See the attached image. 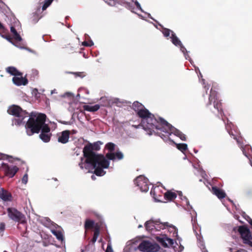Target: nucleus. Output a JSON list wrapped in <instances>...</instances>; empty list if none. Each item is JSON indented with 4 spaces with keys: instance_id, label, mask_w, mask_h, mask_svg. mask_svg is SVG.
Returning a JSON list of instances; mask_svg holds the SVG:
<instances>
[{
    "instance_id": "nucleus-28",
    "label": "nucleus",
    "mask_w": 252,
    "mask_h": 252,
    "mask_svg": "<svg viewBox=\"0 0 252 252\" xmlns=\"http://www.w3.org/2000/svg\"><path fill=\"white\" fill-rule=\"evenodd\" d=\"M172 43L176 46L181 45L182 42L177 37L174 32H172L171 36L170 37Z\"/></svg>"
},
{
    "instance_id": "nucleus-47",
    "label": "nucleus",
    "mask_w": 252,
    "mask_h": 252,
    "mask_svg": "<svg viewBox=\"0 0 252 252\" xmlns=\"http://www.w3.org/2000/svg\"><path fill=\"white\" fill-rule=\"evenodd\" d=\"M135 4L138 9L140 10L141 11H143L140 3L137 1H135Z\"/></svg>"
},
{
    "instance_id": "nucleus-1",
    "label": "nucleus",
    "mask_w": 252,
    "mask_h": 252,
    "mask_svg": "<svg viewBox=\"0 0 252 252\" xmlns=\"http://www.w3.org/2000/svg\"><path fill=\"white\" fill-rule=\"evenodd\" d=\"M100 146L97 142L93 144L91 143L85 146L83 148V156L86 158L85 162L95 167L97 164H99L104 168H108L109 161L106 159L102 155H97L93 151H98Z\"/></svg>"
},
{
    "instance_id": "nucleus-46",
    "label": "nucleus",
    "mask_w": 252,
    "mask_h": 252,
    "mask_svg": "<svg viewBox=\"0 0 252 252\" xmlns=\"http://www.w3.org/2000/svg\"><path fill=\"white\" fill-rule=\"evenodd\" d=\"M178 137L183 141H186V136L185 134L183 133L182 132L178 136Z\"/></svg>"
},
{
    "instance_id": "nucleus-31",
    "label": "nucleus",
    "mask_w": 252,
    "mask_h": 252,
    "mask_svg": "<svg viewBox=\"0 0 252 252\" xmlns=\"http://www.w3.org/2000/svg\"><path fill=\"white\" fill-rule=\"evenodd\" d=\"M51 232L52 234L56 237L58 240L62 241L63 240V234L60 230L52 229L51 230Z\"/></svg>"
},
{
    "instance_id": "nucleus-4",
    "label": "nucleus",
    "mask_w": 252,
    "mask_h": 252,
    "mask_svg": "<svg viewBox=\"0 0 252 252\" xmlns=\"http://www.w3.org/2000/svg\"><path fill=\"white\" fill-rule=\"evenodd\" d=\"M162 122V124L163 125V129L161 132H157L158 135L163 140L167 139L169 135L172 133L178 137L181 131L173 127L166 121H163Z\"/></svg>"
},
{
    "instance_id": "nucleus-52",
    "label": "nucleus",
    "mask_w": 252,
    "mask_h": 252,
    "mask_svg": "<svg viewBox=\"0 0 252 252\" xmlns=\"http://www.w3.org/2000/svg\"><path fill=\"white\" fill-rule=\"evenodd\" d=\"M6 158L7 159H9V158H12V157L11 156H8V155H6Z\"/></svg>"
},
{
    "instance_id": "nucleus-57",
    "label": "nucleus",
    "mask_w": 252,
    "mask_h": 252,
    "mask_svg": "<svg viewBox=\"0 0 252 252\" xmlns=\"http://www.w3.org/2000/svg\"><path fill=\"white\" fill-rule=\"evenodd\" d=\"M142 227V226L141 225H139L138 226V227H139V228H140V227Z\"/></svg>"
},
{
    "instance_id": "nucleus-25",
    "label": "nucleus",
    "mask_w": 252,
    "mask_h": 252,
    "mask_svg": "<svg viewBox=\"0 0 252 252\" xmlns=\"http://www.w3.org/2000/svg\"><path fill=\"white\" fill-rule=\"evenodd\" d=\"M165 199L168 201H172L177 197V194L171 191H167L164 194Z\"/></svg>"
},
{
    "instance_id": "nucleus-40",
    "label": "nucleus",
    "mask_w": 252,
    "mask_h": 252,
    "mask_svg": "<svg viewBox=\"0 0 252 252\" xmlns=\"http://www.w3.org/2000/svg\"><path fill=\"white\" fill-rule=\"evenodd\" d=\"M179 47H180L181 51L184 53L185 55L188 53V51L186 48L183 46L182 43L181 44V45H179Z\"/></svg>"
},
{
    "instance_id": "nucleus-2",
    "label": "nucleus",
    "mask_w": 252,
    "mask_h": 252,
    "mask_svg": "<svg viewBox=\"0 0 252 252\" xmlns=\"http://www.w3.org/2000/svg\"><path fill=\"white\" fill-rule=\"evenodd\" d=\"M28 121L25 127L27 129L28 135L31 136L34 133H38L40 130L43 128L45 124L46 116L44 114L40 113L35 114L32 112L30 115Z\"/></svg>"
},
{
    "instance_id": "nucleus-48",
    "label": "nucleus",
    "mask_w": 252,
    "mask_h": 252,
    "mask_svg": "<svg viewBox=\"0 0 252 252\" xmlns=\"http://www.w3.org/2000/svg\"><path fill=\"white\" fill-rule=\"evenodd\" d=\"M228 133H229V134H230L232 137H233V138L234 139L236 140V141H237V142H238V139L236 138V137L235 136V135H234V134H232V131H228Z\"/></svg>"
},
{
    "instance_id": "nucleus-27",
    "label": "nucleus",
    "mask_w": 252,
    "mask_h": 252,
    "mask_svg": "<svg viewBox=\"0 0 252 252\" xmlns=\"http://www.w3.org/2000/svg\"><path fill=\"white\" fill-rule=\"evenodd\" d=\"M100 108V106L98 104H95L94 106H91L86 105L84 106V109L85 110L89 112H95L97 111Z\"/></svg>"
},
{
    "instance_id": "nucleus-44",
    "label": "nucleus",
    "mask_w": 252,
    "mask_h": 252,
    "mask_svg": "<svg viewBox=\"0 0 252 252\" xmlns=\"http://www.w3.org/2000/svg\"><path fill=\"white\" fill-rule=\"evenodd\" d=\"M5 229V224L4 222L0 223V234L3 232Z\"/></svg>"
},
{
    "instance_id": "nucleus-38",
    "label": "nucleus",
    "mask_w": 252,
    "mask_h": 252,
    "mask_svg": "<svg viewBox=\"0 0 252 252\" xmlns=\"http://www.w3.org/2000/svg\"><path fill=\"white\" fill-rule=\"evenodd\" d=\"M83 45L87 47H91L94 45V43L92 41H90L89 42L84 41L82 43Z\"/></svg>"
},
{
    "instance_id": "nucleus-3",
    "label": "nucleus",
    "mask_w": 252,
    "mask_h": 252,
    "mask_svg": "<svg viewBox=\"0 0 252 252\" xmlns=\"http://www.w3.org/2000/svg\"><path fill=\"white\" fill-rule=\"evenodd\" d=\"M151 119H153L155 120V122L154 121H147V126L141 125L143 129L146 131L149 135H152L153 132L157 134V132H158V130H160L161 132L162 129H163V125H162V121H165L163 119L161 118H158V119H156L153 115V116L151 118Z\"/></svg>"
},
{
    "instance_id": "nucleus-17",
    "label": "nucleus",
    "mask_w": 252,
    "mask_h": 252,
    "mask_svg": "<svg viewBox=\"0 0 252 252\" xmlns=\"http://www.w3.org/2000/svg\"><path fill=\"white\" fill-rule=\"evenodd\" d=\"M211 191L220 199L225 198L226 195L225 192L222 189H220L216 186L212 187Z\"/></svg>"
},
{
    "instance_id": "nucleus-9",
    "label": "nucleus",
    "mask_w": 252,
    "mask_h": 252,
    "mask_svg": "<svg viewBox=\"0 0 252 252\" xmlns=\"http://www.w3.org/2000/svg\"><path fill=\"white\" fill-rule=\"evenodd\" d=\"M7 113L16 117L22 118V119L29 117L28 112L23 110L20 106L15 105L10 106L7 110Z\"/></svg>"
},
{
    "instance_id": "nucleus-37",
    "label": "nucleus",
    "mask_w": 252,
    "mask_h": 252,
    "mask_svg": "<svg viewBox=\"0 0 252 252\" xmlns=\"http://www.w3.org/2000/svg\"><path fill=\"white\" fill-rule=\"evenodd\" d=\"M22 118H18V119H15L14 120V124L16 126H20L23 123Z\"/></svg>"
},
{
    "instance_id": "nucleus-5",
    "label": "nucleus",
    "mask_w": 252,
    "mask_h": 252,
    "mask_svg": "<svg viewBox=\"0 0 252 252\" xmlns=\"http://www.w3.org/2000/svg\"><path fill=\"white\" fill-rule=\"evenodd\" d=\"M217 92L211 89L210 91V94L209 96V101L207 103L206 106H208L211 105L212 103L214 104V107L216 108L218 112L221 114L223 112L222 108V103L220 100H219L217 96Z\"/></svg>"
},
{
    "instance_id": "nucleus-23",
    "label": "nucleus",
    "mask_w": 252,
    "mask_h": 252,
    "mask_svg": "<svg viewBox=\"0 0 252 252\" xmlns=\"http://www.w3.org/2000/svg\"><path fill=\"white\" fill-rule=\"evenodd\" d=\"M6 71L14 76H22V73L19 72L15 67L9 66L6 68Z\"/></svg>"
},
{
    "instance_id": "nucleus-21",
    "label": "nucleus",
    "mask_w": 252,
    "mask_h": 252,
    "mask_svg": "<svg viewBox=\"0 0 252 252\" xmlns=\"http://www.w3.org/2000/svg\"><path fill=\"white\" fill-rule=\"evenodd\" d=\"M12 196L10 193H9L7 191L1 189L0 190V198L3 200V201H10Z\"/></svg>"
},
{
    "instance_id": "nucleus-42",
    "label": "nucleus",
    "mask_w": 252,
    "mask_h": 252,
    "mask_svg": "<svg viewBox=\"0 0 252 252\" xmlns=\"http://www.w3.org/2000/svg\"><path fill=\"white\" fill-rule=\"evenodd\" d=\"M1 36L3 38H5L9 42H10L11 43H13L12 42V38L11 37V36L9 35H1Z\"/></svg>"
},
{
    "instance_id": "nucleus-10",
    "label": "nucleus",
    "mask_w": 252,
    "mask_h": 252,
    "mask_svg": "<svg viewBox=\"0 0 252 252\" xmlns=\"http://www.w3.org/2000/svg\"><path fill=\"white\" fill-rule=\"evenodd\" d=\"M136 114L139 118L141 119V125L146 126L147 124V121H146V120L154 121L155 122V120L151 119V118L153 116V114L150 112L145 107L139 111Z\"/></svg>"
},
{
    "instance_id": "nucleus-58",
    "label": "nucleus",
    "mask_w": 252,
    "mask_h": 252,
    "mask_svg": "<svg viewBox=\"0 0 252 252\" xmlns=\"http://www.w3.org/2000/svg\"><path fill=\"white\" fill-rule=\"evenodd\" d=\"M230 250L231 251V252H232V248H230Z\"/></svg>"
},
{
    "instance_id": "nucleus-49",
    "label": "nucleus",
    "mask_w": 252,
    "mask_h": 252,
    "mask_svg": "<svg viewBox=\"0 0 252 252\" xmlns=\"http://www.w3.org/2000/svg\"><path fill=\"white\" fill-rule=\"evenodd\" d=\"M0 30H4V27L3 26V25L0 22Z\"/></svg>"
},
{
    "instance_id": "nucleus-7",
    "label": "nucleus",
    "mask_w": 252,
    "mask_h": 252,
    "mask_svg": "<svg viewBox=\"0 0 252 252\" xmlns=\"http://www.w3.org/2000/svg\"><path fill=\"white\" fill-rule=\"evenodd\" d=\"M7 211L8 216L12 220L21 223L26 222L25 215L16 208L9 207L7 208Z\"/></svg>"
},
{
    "instance_id": "nucleus-43",
    "label": "nucleus",
    "mask_w": 252,
    "mask_h": 252,
    "mask_svg": "<svg viewBox=\"0 0 252 252\" xmlns=\"http://www.w3.org/2000/svg\"><path fill=\"white\" fill-rule=\"evenodd\" d=\"M84 158H81V162L79 163V166H80V168L83 169L84 168V165H85L86 163H87L85 161L83 162ZM89 164L88 163H87Z\"/></svg>"
},
{
    "instance_id": "nucleus-16",
    "label": "nucleus",
    "mask_w": 252,
    "mask_h": 252,
    "mask_svg": "<svg viewBox=\"0 0 252 252\" xmlns=\"http://www.w3.org/2000/svg\"><path fill=\"white\" fill-rule=\"evenodd\" d=\"M70 131L65 130L57 134L58 141L59 143L64 144L69 141Z\"/></svg>"
},
{
    "instance_id": "nucleus-34",
    "label": "nucleus",
    "mask_w": 252,
    "mask_h": 252,
    "mask_svg": "<svg viewBox=\"0 0 252 252\" xmlns=\"http://www.w3.org/2000/svg\"><path fill=\"white\" fill-rule=\"evenodd\" d=\"M53 0H45L44 3L42 6V9L43 11L46 9V8L52 3Z\"/></svg>"
},
{
    "instance_id": "nucleus-35",
    "label": "nucleus",
    "mask_w": 252,
    "mask_h": 252,
    "mask_svg": "<svg viewBox=\"0 0 252 252\" xmlns=\"http://www.w3.org/2000/svg\"><path fill=\"white\" fill-rule=\"evenodd\" d=\"M115 145L111 142L108 143L106 145V148L112 153L115 150Z\"/></svg>"
},
{
    "instance_id": "nucleus-29",
    "label": "nucleus",
    "mask_w": 252,
    "mask_h": 252,
    "mask_svg": "<svg viewBox=\"0 0 252 252\" xmlns=\"http://www.w3.org/2000/svg\"><path fill=\"white\" fill-rule=\"evenodd\" d=\"M10 31L13 34V37L14 39L18 41H21L22 40V38L20 34L17 32L15 28L11 26L10 27Z\"/></svg>"
},
{
    "instance_id": "nucleus-59",
    "label": "nucleus",
    "mask_w": 252,
    "mask_h": 252,
    "mask_svg": "<svg viewBox=\"0 0 252 252\" xmlns=\"http://www.w3.org/2000/svg\"><path fill=\"white\" fill-rule=\"evenodd\" d=\"M199 181L201 182L202 181V179H200Z\"/></svg>"
},
{
    "instance_id": "nucleus-55",
    "label": "nucleus",
    "mask_w": 252,
    "mask_h": 252,
    "mask_svg": "<svg viewBox=\"0 0 252 252\" xmlns=\"http://www.w3.org/2000/svg\"><path fill=\"white\" fill-rule=\"evenodd\" d=\"M33 72H34V73H35L36 74H37L38 73L37 70H34Z\"/></svg>"
},
{
    "instance_id": "nucleus-8",
    "label": "nucleus",
    "mask_w": 252,
    "mask_h": 252,
    "mask_svg": "<svg viewBox=\"0 0 252 252\" xmlns=\"http://www.w3.org/2000/svg\"><path fill=\"white\" fill-rule=\"evenodd\" d=\"M238 231L240 234L244 243L252 247V237L249 228L245 225L240 226L238 227Z\"/></svg>"
},
{
    "instance_id": "nucleus-56",
    "label": "nucleus",
    "mask_w": 252,
    "mask_h": 252,
    "mask_svg": "<svg viewBox=\"0 0 252 252\" xmlns=\"http://www.w3.org/2000/svg\"><path fill=\"white\" fill-rule=\"evenodd\" d=\"M66 94H67L68 96H69V95H71V94H70V93H66Z\"/></svg>"
},
{
    "instance_id": "nucleus-53",
    "label": "nucleus",
    "mask_w": 252,
    "mask_h": 252,
    "mask_svg": "<svg viewBox=\"0 0 252 252\" xmlns=\"http://www.w3.org/2000/svg\"><path fill=\"white\" fill-rule=\"evenodd\" d=\"M249 222L250 224L252 226V220L250 219V220Z\"/></svg>"
},
{
    "instance_id": "nucleus-15",
    "label": "nucleus",
    "mask_w": 252,
    "mask_h": 252,
    "mask_svg": "<svg viewBox=\"0 0 252 252\" xmlns=\"http://www.w3.org/2000/svg\"><path fill=\"white\" fill-rule=\"evenodd\" d=\"M156 239L163 247L165 248L173 247L174 244L173 240L168 238L165 235L161 236H157L156 237Z\"/></svg>"
},
{
    "instance_id": "nucleus-60",
    "label": "nucleus",
    "mask_w": 252,
    "mask_h": 252,
    "mask_svg": "<svg viewBox=\"0 0 252 252\" xmlns=\"http://www.w3.org/2000/svg\"><path fill=\"white\" fill-rule=\"evenodd\" d=\"M81 252H83V251H82Z\"/></svg>"
},
{
    "instance_id": "nucleus-11",
    "label": "nucleus",
    "mask_w": 252,
    "mask_h": 252,
    "mask_svg": "<svg viewBox=\"0 0 252 252\" xmlns=\"http://www.w3.org/2000/svg\"><path fill=\"white\" fill-rule=\"evenodd\" d=\"M1 168L3 170L5 176L9 177H13L19 171V168L16 166H10L8 164L2 163Z\"/></svg>"
},
{
    "instance_id": "nucleus-14",
    "label": "nucleus",
    "mask_w": 252,
    "mask_h": 252,
    "mask_svg": "<svg viewBox=\"0 0 252 252\" xmlns=\"http://www.w3.org/2000/svg\"><path fill=\"white\" fill-rule=\"evenodd\" d=\"M39 135L40 138L44 142L50 141L52 133L50 132V128L48 125H45L42 129Z\"/></svg>"
},
{
    "instance_id": "nucleus-13",
    "label": "nucleus",
    "mask_w": 252,
    "mask_h": 252,
    "mask_svg": "<svg viewBox=\"0 0 252 252\" xmlns=\"http://www.w3.org/2000/svg\"><path fill=\"white\" fill-rule=\"evenodd\" d=\"M135 184L138 186L142 192H147L149 190V185L147 179L142 176L138 177L134 181Z\"/></svg>"
},
{
    "instance_id": "nucleus-39",
    "label": "nucleus",
    "mask_w": 252,
    "mask_h": 252,
    "mask_svg": "<svg viewBox=\"0 0 252 252\" xmlns=\"http://www.w3.org/2000/svg\"><path fill=\"white\" fill-rule=\"evenodd\" d=\"M28 181V176L27 174H25L22 179V182L24 184H26Z\"/></svg>"
},
{
    "instance_id": "nucleus-30",
    "label": "nucleus",
    "mask_w": 252,
    "mask_h": 252,
    "mask_svg": "<svg viewBox=\"0 0 252 252\" xmlns=\"http://www.w3.org/2000/svg\"><path fill=\"white\" fill-rule=\"evenodd\" d=\"M94 225V221L93 220L87 219L85 220L84 224V228L86 230H89L93 228Z\"/></svg>"
},
{
    "instance_id": "nucleus-20",
    "label": "nucleus",
    "mask_w": 252,
    "mask_h": 252,
    "mask_svg": "<svg viewBox=\"0 0 252 252\" xmlns=\"http://www.w3.org/2000/svg\"><path fill=\"white\" fill-rule=\"evenodd\" d=\"M156 222L158 221H156V220H153L151 219L147 221L145 223V227L147 230L149 231H152L155 230V226Z\"/></svg>"
},
{
    "instance_id": "nucleus-19",
    "label": "nucleus",
    "mask_w": 252,
    "mask_h": 252,
    "mask_svg": "<svg viewBox=\"0 0 252 252\" xmlns=\"http://www.w3.org/2000/svg\"><path fill=\"white\" fill-rule=\"evenodd\" d=\"M106 157L110 160H114L116 158L118 159V160H121L123 158L124 155L122 152H117L115 153H107L106 155Z\"/></svg>"
},
{
    "instance_id": "nucleus-45",
    "label": "nucleus",
    "mask_w": 252,
    "mask_h": 252,
    "mask_svg": "<svg viewBox=\"0 0 252 252\" xmlns=\"http://www.w3.org/2000/svg\"><path fill=\"white\" fill-rule=\"evenodd\" d=\"M105 252H113V251L112 250V248L111 246V244L110 243H109L108 244Z\"/></svg>"
},
{
    "instance_id": "nucleus-22",
    "label": "nucleus",
    "mask_w": 252,
    "mask_h": 252,
    "mask_svg": "<svg viewBox=\"0 0 252 252\" xmlns=\"http://www.w3.org/2000/svg\"><path fill=\"white\" fill-rule=\"evenodd\" d=\"M91 165L93 166L94 168V173L96 176H101L105 173V172H104L103 170V168H104L99 164H97L95 167L94 165Z\"/></svg>"
},
{
    "instance_id": "nucleus-24",
    "label": "nucleus",
    "mask_w": 252,
    "mask_h": 252,
    "mask_svg": "<svg viewBox=\"0 0 252 252\" xmlns=\"http://www.w3.org/2000/svg\"><path fill=\"white\" fill-rule=\"evenodd\" d=\"M100 233V228L99 226L96 224L94 226V235L93 237L91 240V242L92 244H94L95 242L96 241V240L99 235Z\"/></svg>"
},
{
    "instance_id": "nucleus-50",
    "label": "nucleus",
    "mask_w": 252,
    "mask_h": 252,
    "mask_svg": "<svg viewBox=\"0 0 252 252\" xmlns=\"http://www.w3.org/2000/svg\"><path fill=\"white\" fill-rule=\"evenodd\" d=\"M204 88H205V90H206V93L207 94V90L209 89V87L205 86L204 87Z\"/></svg>"
},
{
    "instance_id": "nucleus-36",
    "label": "nucleus",
    "mask_w": 252,
    "mask_h": 252,
    "mask_svg": "<svg viewBox=\"0 0 252 252\" xmlns=\"http://www.w3.org/2000/svg\"><path fill=\"white\" fill-rule=\"evenodd\" d=\"M162 32L164 36L167 37H168L170 35V33H172V32H173L168 29L163 28Z\"/></svg>"
},
{
    "instance_id": "nucleus-33",
    "label": "nucleus",
    "mask_w": 252,
    "mask_h": 252,
    "mask_svg": "<svg viewBox=\"0 0 252 252\" xmlns=\"http://www.w3.org/2000/svg\"><path fill=\"white\" fill-rule=\"evenodd\" d=\"M176 147L178 150L181 151L182 152L184 153L187 149H188V145L187 144L185 143H180V144H176Z\"/></svg>"
},
{
    "instance_id": "nucleus-54",
    "label": "nucleus",
    "mask_w": 252,
    "mask_h": 252,
    "mask_svg": "<svg viewBox=\"0 0 252 252\" xmlns=\"http://www.w3.org/2000/svg\"><path fill=\"white\" fill-rule=\"evenodd\" d=\"M118 100H119V99H115V100H114V102H115V103H117V101H118Z\"/></svg>"
},
{
    "instance_id": "nucleus-6",
    "label": "nucleus",
    "mask_w": 252,
    "mask_h": 252,
    "mask_svg": "<svg viewBox=\"0 0 252 252\" xmlns=\"http://www.w3.org/2000/svg\"><path fill=\"white\" fill-rule=\"evenodd\" d=\"M139 250L143 252H157L160 247L156 243L152 244L148 241H143L135 250Z\"/></svg>"
},
{
    "instance_id": "nucleus-32",
    "label": "nucleus",
    "mask_w": 252,
    "mask_h": 252,
    "mask_svg": "<svg viewBox=\"0 0 252 252\" xmlns=\"http://www.w3.org/2000/svg\"><path fill=\"white\" fill-rule=\"evenodd\" d=\"M159 191V189L158 188H155L152 189L151 190V194L153 195V197L157 200H159V196H160V195L157 194L158 192Z\"/></svg>"
},
{
    "instance_id": "nucleus-41",
    "label": "nucleus",
    "mask_w": 252,
    "mask_h": 252,
    "mask_svg": "<svg viewBox=\"0 0 252 252\" xmlns=\"http://www.w3.org/2000/svg\"><path fill=\"white\" fill-rule=\"evenodd\" d=\"M71 73L74 74L75 76H79L80 77H83L85 76L84 73L83 72H71Z\"/></svg>"
},
{
    "instance_id": "nucleus-18",
    "label": "nucleus",
    "mask_w": 252,
    "mask_h": 252,
    "mask_svg": "<svg viewBox=\"0 0 252 252\" xmlns=\"http://www.w3.org/2000/svg\"><path fill=\"white\" fill-rule=\"evenodd\" d=\"M14 76L12 78L13 82L17 86L26 85L28 83V79L25 77Z\"/></svg>"
},
{
    "instance_id": "nucleus-26",
    "label": "nucleus",
    "mask_w": 252,
    "mask_h": 252,
    "mask_svg": "<svg viewBox=\"0 0 252 252\" xmlns=\"http://www.w3.org/2000/svg\"><path fill=\"white\" fill-rule=\"evenodd\" d=\"M144 107L145 106L142 103L137 101H134L132 103V109L136 112V113Z\"/></svg>"
},
{
    "instance_id": "nucleus-51",
    "label": "nucleus",
    "mask_w": 252,
    "mask_h": 252,
    "mask_svg": "<svg viewBox=\"0 0 252 252\" xmlns=\"http://www.w3.org/2000/svg\"><path fill=\"white\" fill-rule=\"evenodd\" d=\"M91 178L93 179V180H94L95 179V177L94 176V175H92L91 176Z\"/></svg>"
},
{
    "instance_id": "nucleus-12",
    "label": "nucleus",
    "mask_w": 252,
    "mask_h": 252,
    "mask_svg": "<svg viewBox=\"0 0 252 252\" xmlns=\"http://www.w3.org/2000/svg\"><path fill=\"white\" fill-rule=\"evenodd\" d=\"M156 221H158V222H156L155 226V230L156 231H160L161 229H163L166 227H168L170 229V231L173 232V234H177V229L175 226L172 224H169L167 222L162 223L160 222L159 219L156 220Z\"/></svg>"
}]
</instances>
